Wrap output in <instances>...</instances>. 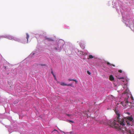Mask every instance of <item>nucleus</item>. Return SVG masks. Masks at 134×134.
Listing matches in <instances>:
<instances>
[{
	"label": "nucleus",
	"mask_w": 134,
	"mask_h": 134,
	"mask_svg": "<svg viewBox=\"0 0 134 134\" xmlns=\"http://www.w3.org/2000/svg\"><path fill=\"white\" fill-rule=\"evenodd\" d=\"M87 73L89 75H90L91 74V72L89 71V70L87 71Z\"/></svg>",
	"instance_id": "obj_23"
},
{
	"label": "nucleus",
	"mask_w": 134,
	"mask_h": 134,
	"mask_svg": "<svg viewBox=\"0 0 134 134\" xmlns=\"http://www.w3.org/2000/svg\"><path fill=\"white\" fill-rule=\"evenodd\" d=\"M113 66H115V65H113Z\"/></svg>",
	"instance_id": "obj_33"
},
{
	"label": "nucleus",
	"mask_w": 134,
	"mask_h": 134,
	"mask_svg": "<svg viewBox=\"0 0 134 134\" xmlns=\"http://www.w3.org/2000/svg\"><path fill=\"white\" fill-rule=\"evenodd\" d=\"M109 78L110 80L111 81H114V77L112 75H110Z\"/></svg>",
	"instance_id": "obj_12"
},
{
	"label": "nucleus",
	"mask_w": 134,
	"mask_h": 134,
	"mask_svg": "<svg viewBox=\"0 0 134 134\" xmlns=\"http://www.w3.org/2000/svg\"><path fill=\"white\" fill-rule=\"evenodd\" d=\"M57 131V132H58V131H57V130H56L55 129H54V130H53V131Z\"/></svg>",
	"instance_id": "obj_30"
},
{
	"label": "nucleus",
	"mask_w": 134,
	"mask_h": 134,
	"mask_svg": "<svg viewBox=\"0 0 134 134\" xmlns=\"http://www.w3.org/2000/svg\"><path fill=\"white\" fill-rule=\"evenodd\" d=\"M26 38L27 40V42L25 40H24L23 41L20 38L9 35H4V38H7L9 40H14L15 41L25 44L26 43H28V39L29 37V35L28 33H26Z\"/></svg>",
	"instance_id": "obj_4"
},
{
	"label": "nucleus",
	"mask_w": 134,
	"mask_h": 134,
	"mask_svg": "<svg viewBox=\"0 0 134 134\" xmlns=\"http://www.w3.org/2000/svg\"><path fill=\"white\" fill-rule=\"evenodd\" d=\"M94 57L92 55H90L88 56V57L87 58V59L90 62L91 60L90 59H92L94 58Z\"/></svg>",
	"instance_id": "obj_11"
},
{
	"label": "nucleus",
	"mask_w": 134,
	"mask_h": 134,
	"mask_svg": "<svg viewBox=\"0 0 134 134\" xmlns=\"http://www.w3.org/2000/svg\"><path fill=\"white\" fill-rule=\"evenodd\" d=\"M63 27L64 29H70V27L69 26L66 24L64 25L63 26Z\"/></svg>",
	"instance_id": "obj_10"
},
{
	"label": "nucleus",
	"mask_w": 134,
	"mask_h": 134,
	"mask_svg": "<svg viewBox=\"0 0 134 134\" xmlns=\"http://www.w3.org/2000/svg\"><path fill=\"white\" fill-rule=\"evenodd\" d=\"M108 65H111L110 64H109V63H108Z\"/></svg>",
	"instance_id": "obj_32"
},
{
	"label": "nucleus",
	"mask_w": 134,
	"mask_h": 134,
	"mask_svg": "<svg viewBox=\"0 0 134 134\" xmlns=\"http://www.w3.org/2000/svg\"><path fill=\"white\" fill-rule=\"evenodd\" d=\"M115 76L117 79L118 82L121 84L120 87L122 88L120 90L118 91L119 93H122V94L119 96L120 104L123 107H121L120 103L116 102L115 98L112 95H109L107 98V101L109 102L110 108H115V111L116 115V118L110 120L100 121L99 123L107 125L112 127H126V123L123 118H120V112L123 109L128 107L129 108L134 107L133 103L134 99L131 92L127 86V82L129 79H126L125 72L122 71L121 70H118L116 69L115 71Z\"/></svg>",
	"instance_id": "obj_1"
},
{
	"label": "nucleus",
	"mask_w": 134,
	"mask_h": 134,
	"mask_svg": "<svg viewBox=\"0 0 134 134\" xmlns=\"http://www.w3.org/2000/svg\"><path fill=\"white\" fill-rule=\"evenodd\" d=\"M88 52L87 51H80L78 50V52L77 53L81 58L85 60H86L87 59L85 58V56L88 54Z\"/></svg>",
	"instance_id": "obj_7"
},
{
	"label": "nucleus",
	"mask_w": 134,
	"mask_h": 134,
	"mask_svg": "<svg viewBox=\"0 0 134 134\" xmlns=\"http://www.w3.org/2000/svg\"><path fill=\"white\" fill-rule=\"evenodd\" d=\"M4 114H0V118L3 119L4 118Z\"/></svg>",
	"instance_id": "obj_18"
},
{
	"label": "nucleus",
	"mask_w": 134,
	"mask_h": 134,
	"mask_svg": "<svg viewBox=\"0 0 134 134\" xmlns=\"http://www.w3.org/2000/svg\"><path fill=\"white\" fill-rule=\"evenodd\" d=\"M124 113L126 114H127L128 115H129L130 114V113L129 112H125Z\"/></svg>",
	"instance_id": "obj_21"
},
{
	"label": "nucleus",
	"mask_w": 134,
	"mask_h": 134,
	"mask_svg": "<svg viewBox=\"0 0 134 134\" xmlns=\"http://www.w3.org/2000/svg\"><path fill=\"white\" fill-rule=\"evenodd\" d=\"M69 81H75V83H77V81L76 80H75V79H69Z\"/></svg>",
	"instance_id": "obj_16"
},
{
	"label": "nucleus",
	"mask_w": 134,
	"mask_h": 134,
	"mask_svg": "<svg viewBox=\"0 0 134 134\" xmlns=\"http://www.w3.org/2000/svg\"><path fill=\"white\" fill-rule=\"evenodd\" d=\"M39 65H40L41 66H46V64H40Z\"/></svg>",
	"instance_id": "obj_27"
},
{
	"label": "nucleus",
	"mask_w": 134,
	"mask_h": 134,
	"mask_svg": "<svg viewBox=\"0 0 134 134\" xmlns=\"http://www.w3.org/2000/svg\"><path fill=\"white\" fill-rule=\"evenodd\" d=\"M67 121L69 122H71L73 123H74V121L72 120H68Z\"/></svg>",
	"instance_id": "obj_19"
},
{
	"label": "nucleus",
	"mask_w": 134,
	"mask_h": 134,
	"mask_svg": "<svg viewBox=\"0 0 134 134\" xmlns=\"http://www.w3.org/2000/svg\"><path fill=\"white\" fill-rule=\"evenodd\" d=\"M111 3H112L113 8H115L119 13V9L122 18V21L127 26H129L130 24L129 15L128 12L123 7L122 2L119 0H113L112 1H109L108 5H110Z\"/></svg>",
	"instance_id": "obj_3"
},
{
	"label": "nucleus",
	"mask_w": 134,
	"mask_h": 134,
	"mask_svg": "<svg viewBox=\"0 0 134 134\" xmlns=\"http://www.w3.org/2000/svg\"><path fill=\"white\" fill-rule=\"evenodd\" d=\"M51 74H52L53 75V76H54V75H54V74L53 71H52H52H51Z\"/></svg>",
	"instance_id": "obj_22"
},
{
	"label": "nucleus",
	"mask_w": 134,
	"mask_h": 134,
	"mask_svg": "<svg viewBox=\"0 0 134 134\" xmlns=\"http://www.w3.org/2000/svg\"><path fill=\"white\" fill-rule=\"evenodd\" d=\"M53 77H54V79L56 81H57V79L56 78V77L55 76V75H54Z\"/></svg>",
	"instance_id": "obj_26"
},
{
	"label": "nucleus",
	"mask_w": 134,
	"mask_h": 134,
	"mask_svg": "<svg viewBox=\"0 0 134 134\" xmlns=\"http://www.w3.org/2000/svg\"><path fill=\"white\" fill-rule=\"evenodd\" d=\"M5 118L9 120L11 122L12 121V118L11 117L8 116Z\"/></svg>",
	"instance_id": "obj_14"
},
{
	"label": "nucleus",
	"mask_w": 134,
	"mask_h": 134,
	"mask_svg": "<svg viewBox=\"0 0 134 134\" xmlns=\"http://www.w3.org/2000/svg\"><path fill=\"white\" fill-rule=\"evenodd\" d=\"M72 84L70 83L69 84H67V86H72Z\"/></svg>",
	"instance_id": "obj_25"
},
{
	"label": "nucleus",
	"mask_w": 134,
	"mask_h": 134,
	"mask_svg": "<svg viewBox=\"0 0 134 134\" xmlns=\"http://www.w3.org/2000/svg\"><path fill=\"white\" fill-rule=\"evenodd\" d=\"M126 121L128 126H132L133 125V120L132 116H128L126 118Z\"/></svg>",
	"instance_id": "obj_8"
},
{
	"label": "nucleus",
	"mask_w": 134,
	"mask_h": 134,
	"mask_svg": "<svg viewBox=\"0 0 134 134\" xmlns=\"http://www.w3.org/2000/svg\"><path fill=\"white\" fill-rule=\"evenodd\" d=\"M21 134H28V132L26 131H24L20 132Z\"/></svg>",
	"instance_id": "obj_13"
},
{
	"label": "nucleus",
	"mask_w": 134,
	"mask_h": 134,
	"mask_svg": "<svg viewBox=\"0 0 134 134\" xmlns=\"http://www.w3.org/2000/svg\"><path fill=\"white\" fill-rule=\"evenodd\" d=\"M44 33L42 32L41 33L37 34L40 38L42 39L43 42L45 44L43 46L40 45L39 47L37 45L36 49L32 53L25 59V61L27 62H31L32 60L31 59L41 53V51L43 49H48L52 52H60L63 50L66 52V51L71 50L72 48V45L70 42L65 43L64 41L62 39L54 38L53 37H49L44 36Z\"/></svg>",
	"instance_id": "obj_2"
},
{
	"label": "nucleus",
	"mask_w": 134,
	"mask_h": 134,
	"mask_svg": "<svg viewBox=\"0 0 134 134\" xmlns=\"http://www.w3.org/2000/svg\"><path fill=\"white\" fill-rule=\"evenodd\" d=\"M4 38V35L0 36V39L1 38Z\"/></svg>",
	"instance_id": "obj_24"
},
{
	"label": "nucleus",
	"mask_w": 134,
	"mask_h": 134,
	"mask_svg": "<svg viewBox=\"0 0 134 134\" xmlns=\"http://www.w3.org/2000/svg\"><path fill=\"white\" fill-rule=\"evenodd\" d=\"M97 63L99 67L102 70L108 73L109 72V69L107 67V65L105 61L100 59H97L96 60Z\"/></svg>",
	"instance_id": "obj_5"
},
{
	"label": "nucleus",
	"mask_w": 134,
	"mask_h": 134,
	"mask_svg": "<svg viewBox=\"0 0 134 134\" xmlns=\"http://www.w3.org/2000/svg\"><path fill=\"white\" fill-rule=\"evenodd\" d=\"M79 45L82 49H84L85 48V45L83 44L82 41H81L80 42H79Z\"/></svg>",
	"instance_id": "obj_9"
},
{
	"label": "nucleus",
	"mask_w": 134,
	"mask_h": 134,
	"mask_svg": "<svg viewBox=\"0 0 134 134\" xmlns=\"http://www.w3.org/2000/svg\"><path fill=\"white\" fill-rule=\"evenodd\" d=\"M67 115L68 116H70V115L69 114H67Z\"/></svg>",
	"instance_id": "obj_28"
},
{
	"label": "nucleus",
	"mask_w": 134,
	"mask_h": 134,
	"mask_svg": "<svg viewBox=\"0 0 134 134\" xmlns=\"http://www.w3.org/2000/svg\"><path fill=\"white\" fill-rule=\"evenodd\" d=\"M38 65L36 63H35L34 64L33 66L34 68H35V67H36V66H38Z\"/></svg>",
	"instance_id": "obj_17"
},
{
	"label": "nucleus",
	"mask_w": 134,
	"mask_h": 134,
	"mask_svg": "<svg viewBox=\"0 0 134 134\" xmlns=\"http://www.w3.org/2000/svg\"><path fill=\"white\" fill-rule=\"evenodd\" d=\"M60 84L61 85L63 86H67V84L64 82H61L60 83Z\"/></svg>",
	"instance_id": "obj_15"
},
{
	"label": "nucleus",
	"mask_w": 134,
	"mask_h": 134,
	"mask_svg": "<svg viewBox=\"0 0 134 134\" xmlns=\"http://www.w3.org/2000/svg\"><path fill=\"white\" fill-rule=\"evenodd\" d=\"M19 127L17 126L16 124L13 123L10 125L8 126V131L9 133L13 131H18Z\"/></svg>",
	"instance_id": "obj_6"
},
{
	"label": "nucleus",
	"mask_w": 134,
	"mask_h": 134,
	"mask_svg": "<svg viewBox=\"0 0 134 134\" xmlns=\"http://www.w3.org/2000/svg\"><path fill=\"white\" fill-rule=\"evenodd\" d=\"M81 41H77V43H78L79 44V42H80Z\"/></svg>",
	"instance_id": "obj_29"
},
{
	"label": "nucleus",
	"mask_w": 134,
	"mask_h": 134,
	"mask_svg": "<svg viewBox=\"0 0 134 134\" xmlns=\"http://www.w3.org/2000/svg\"><path fill=\"white\" fill-rule=\"evenodd\" d=\"M18 102V100H16L14 102V104L17 103Z\"/></svg>",
	"instance_id": "obj_20"
},
{
	"label": "nucleus",
	"mask_w": 134,
	"mask_h": 134,
	"mask_svg": "<svg viewBox=\"0 0 134 134\" xmlns=\"http://www.w3.org/2000/svg\"><path fill=\"white\" fill-rule=\"evenodd\" d=\"M4 67L5 69H6V67L5 66H4Z\"/></svg>",
	"instance_id": "obj_31"
}]
</instances>
